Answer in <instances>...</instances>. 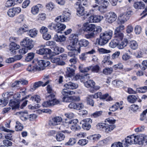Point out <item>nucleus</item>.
Wrapping results in <instances>:
<instances>
[{
    "instance_id": "obj_1",
    "label": "nucleus",
    "mask_w": 147,
    "mask_h": 147,
    "mask_svg": "<svg viewBox=\"0 0 147 147\" xmlns=\"http://www.w3.org/2000/svg\"><path fill=\"white\" fill-rule=\"evenodd\" d=\"M67 49L71 51L68 53V55L70 57L76 55L80 53V47L78 45H76L70 43L66 47Z\"/></svg>"
},
{
    "instance_id": "obj_2",
    "label": "nucleus",
    "mask_w": 147,
    "mask_h": 147,
    "mask_svg": "<svg viewBox=\"0 0 147 147\" xmlns=\"http://www.w3.org/2000/svg\"><path fill=\"white\" fill-rule=\"evenodd\" d=\"M61 93L62 95L61 98L62 99V101L65 102H71V96L68 97L69 95H72L75 93L73 91L68 90L67 89H64L63 90Z\"/></svg>"
},
{
    "instance_id": "obj_3",
    "label": "nucleus",
    "mask_w": 147,
    "mask_h": 147,
    "mask_svg": "<svg viewBox=\"0 0 147 147\" xmlns=\"http://www.w3.org/2000/svg\"><path fill=\"white\" fill-rule=\"evenodd\" d=\"M105 20L109 23L111 24L115 21L117 18V16L114 12H111L105 15Z\"/></svg>"
},
{
    "instance_id": "obj_4",
    "label": "nucleus",
    "mask_w": 147,
    "mask_h": 147,
    "mask_svg": "<svg viewBox=\"0 0 147 147\" xmlns=\"http://www.w3.org/2000/svg\"><path fill=\"white\" fill-rule=\"evenodd\" d=\"M20 44L28 50H30L34 46L33 41L27 37L24 38L20 42Z\"/></svg>"
},
{
    "instance_id": "obj_5",
    "label": "nucleus",
    "mask_w": 147,
    "mask_h": 147,
    "mask_svg": "<svg viewBox=\"0 0 147 147\" xmlns=\"http://www.w3.org/2000/svg\"><path fill=\"white\" fill-rule=\"evenodd\" d=\"M70 13L69 12L65 11L63 12L62 15L56 18L55 19V21L58 22L59 21H61V22L67 21L70 19Z\"/></svg>"
},
{
    "instance_id": "obj_6",
    "label": "nucleus",
    "mask_w": 147,
    "mask_h": 147,
    "mask_svg": "<svg viewBox=\"0 0 147 147\" xmlns=\"http://www.w3.org/2000/svg\"><path fill=\"white\" fill-rule=\"evenodd\" d=\"M92 123V120L90 118H87L82 120L80 124H82V128L85 130H88L91 127L90 124Z\"/></svg>"
},
{
    "instance_id": "obj_7",
    "label": "nucleus",
    "mask_w": 147,
    "mask_h": 147,
    "mask_svg": "<svg viewBox=\"0 0 147 147\" xmlns=\"http://www.w3.org/2000/svg\"><path fill=\"white\" fill-rule=\"evenodd\" d=\"M48 101L44 102L42 104V106L44 107H47L49 106L54 105L60 103V101L55 98L47 99Z\"/></svg>"
},
{
    "instance_id": "obj_8",
    "label": "nucleus",
    "mask_w": 147,
    "mask_h": 147,
    "mask_svg": "<svg viewBox=\"0 0 147 147\" xmlns=\"http://www.w3.org/2000/svg\"><path fill=\"white\" fill-rule=\"evenodd\" d=\"M78 7L77 9V14L79 16H84L83 19L85 20L87 18L90 16L88 13H85L83 7L81 5H78Z\"/></svg>"
},
{
    "instance_id": "obj_9",
    "label": "nucleus",
    "mask_w": 147,
    "mask_h": 147,
    "mask_svg": "<svg viewBox=\"0 0 147 147\" xmlns=\"http://www.w3.org/2000/svg\"><path fill=\"white\" fill-rule=\"evenodd\" d=\"M102 30L101 28L99 26L96 27V29L90 33H88L85 35V37L86 38L90 39L95 38L96 36L100 33Z\"/></svg>"
},
{
    "instance_id": "obj_10",
    "label": "nucleus",
    "mask_w": 147,
    "mask_h": 147,
    "mask_svg": "<svg viewBox=\"0 0 147 147\" xmlns=\"http://www.w3.org/2000/svg\"><path fill=\"white\" fill-rule=\"evenodd\" d=\"M135 137L134 136H132L130 137L129 136H127L124 140H123L124 146H125V147H126L130 144H135Z\"/></svg>"
},
{
    "instance_id": "obj_11",
    "label": "nucleus",
    "mask_w": 147,
    "mask_h": 147,
    "mask_svg": "<svg viewBox=\"0 0 147 147\" xmlns=\"http://www.w3.org/2000/svg\"><path fill=\"white\" fill-rule=\"evenodd\" d=\"M78 122V120L76 119H74L69 121V123L71 125V129L72 130L75 131L80 129L81 127L77 124Z\"/></svg>"
},
{
    "instance_id": "obj_12",
    "label": "nucleus",
    "mask_w": 147,
    "mask_h": 147,
    "mask_svg": "<svg viewBox=\"0 0 147 147\" xmlns=\"http://www.w3.org/2000/svg\"><path fill=\"white\" fill-rule=\"evenodd\" d=\"M21 11L20 7H13L7 11L8 15L11 17H13L15 15L18 14Z\"/></svg>"
},
{
    "instance_id": "obj_13",
    "label": "nucleus",
    "mask_w": 147,
    "mask_h": 147,
    "mask_svg": "<svg viewBox=\"0 0 147 147\" xmlns=\"http://www.w3.org/2000/svg\"><path fill=\"white\" fill-rule=\"evenodd\" d=\"M62 120V118L60 116H56L50 120L49 122L50 125H56L60 124Z\"/></svg>"
},
{
    "instance_id": "obj_14",
    "label": "nucleus",
    "mask_w": 147,
    "mask_h": 147,
    "mask_svg": "<svg viewBox=\"0 0 147 147\" xmlns=\"http://www.w3.org/2000/svg\"><path fill=\"white\" fill-rule=\"evenodd\" d=\"M9 51L11 54L14 55L16 53V50L19 49L20 46L15 43H11L9 45Z\"/></svg>"
},
{
    "instance_id": "obj_15",
    "label": "nucleus",
    "mask_w": 147,
    "mask_h": 147,
    "mask_svg": "<svg viewBox=\"0 0 147 147\" xmlns=\"http://www.w3.org/2000/svg\"><path fill=\"white\" fill-rule=\"evenodd\" d=\"M109 4L108 2H105L104 4L101 5V6H98L97 5H93L92 7L95 8V10H98L101 13H104L106 11V9Z\"/></svg>"
},
{
    "instance_id": "obj_16",
    "label": "nucleus",
    "mask_w": 147,
    "mask_h": 147,
    "mask_svg": "<svg viewBox=\"0 0 147 147\" xmlns=\"http://www.w3.org/2000/svg\"><path fill=\"white\" fill-rule=\"evenodd\" d=\"M103 18L101 16H90L88 18V21L90 22H100Z\"/></svg>"
},
{
    "instance_id": "obj_17",
    "label": "nucleus",
    "mask_w": 147,
    "mask_h": 147,
    "mask_svg": "<svg viewBox=\"0 0 147 147\" xmlns=\"http://www.w3.org/2000/svg\"><path fill=\"white\" fill-rule=\"evenodd\" d=\"M47 90L48 94H49V95L46 96V99L55 98V93L53 90L51 86L50 85H48L47 87Z\"/></svg>"
},
{
    "instance_id": "obj_18",
    "label": "nucleus",
    "mask_w": 147,
    "mask_h": 147,
    "mask_svg": "<svg viewBox=\"0 0 147 147\" xmlns=\"http://www.w3.org/2000/svg\"><path fill=\"white\" fill-rule=\"evenodd\" d=\"M64 86L67 89H74L77 88L78 86L77 84L69 82L66 83L64 85Z\"/></svg>"
},
{
    "instance_id": "obj_19",
    "label": "nucleus",
    "mask_w": 147,
    "mask_h": 147,
    "mask_svg": "<svg viewBox=\"0 0 147 147\" xmlns=\"http://www.w3.org/2000/svg\"><path fill=\"white\" fill-rule=\"evenodd\" d=\"M51 61L52 62L56 63L57 64L59 65H63L65 64L64 62L60 60L59 56L51 58Z\"/></svg>"
},
{
    "instance_id": "obj_20",
    "label": "nucleus",
    "mask_w": 147,
    "mask_h": 147,
    "mask_svg": "<svg viewBox=\"0 0 147 147\" xmlns=\"http://www.w3.org/2000/svg\"><path fill=\"white\" fill-rule=\"evenodd\" d=\"M134 137L135 144L145 145V142L144 141V136H137Z\"/></svg>"
},
{
    "instance_id": "obj_21",
    "label": "nucleus",
    "mask_w": 147,
    "mask_h": 147,
    "mask_svg": "<svg viewBox=\"0 0 147 147\" xmlns=\"http://www.w3.org/2000/svg\"><path fill=\"white\" fill-rule=\"evenodd\" d=\"M123 34L121 32H118L115 30L114 34V39L119 42L123 40Z\"/></svg>"
},
{
    "instance_id": "obj_22",
    "label": "nucleus",
    "mask_w": 147,
    "mask_h": 147,
    "mask_svg": "<svg viewBox=\"0 0 147 147\" xmlns=\"http://www.w3.org/2000/svg\"><path fill=\"white\" fill-rule=\"evenodd\" d=\"M96 28L95 25L93 24H86V25L84 26V30L85 31L87 32H89L92 31L93 32L94 30L96 29Z\"/></svg>"
},
{
    "instance_id": "obj_23",
    "label": "nucleus",
    "mask_w": 147,
    "mask_h": 147,
    "mask_svg": "<svg viewBox=\"0 0 147 147\" xmlns=\"http://www.w3.org/2000/svg\"><path fill=\"white\" fill-rule=\"evenodd\" d=\"M76 66L73 65L72 66L67 68V77L71 78L75 74V70L73 68H75Z\"/></svg>"
},
{
    "instance_id": "obj_24",
    "label": "nucleus",
    "mask_w": 147,
    "mask_h": 147,
    "mask_svg": "<svg viewBox=\"0 0 147 147\" xmlns=\"http://www.w3.org/2000/svg\"><path fill=\"white\" fill-rule=\"evenodd\" d=\"M100 34L102 36V37H104L109 41L112 36L113 31L111 30H109L105 32L104 33L101 34Z\"/></svg>"
},
{
    "instance_id": "obj_25",
    "label": "nucleus",
    "mask_w": 147,
    "mask_h": 147,
    "mask_svg": "<svg viewBox=\"0 0 147 147\" xmlns=\"http://www.w3.org/2000/svg\"><path fill=\"white\" fill-rule=\"evenodd\" d=\"M9 105L10 107H11L12 110L19 109V103L17 101L11 100H10Z\"/></svg>"
},
{
    "instance_id": "obj_26",
    "label": "nucleus",
    "mask_w": 147,
    "mask_h": 147,
    "mask_svg": "<svg viewBox=\"0 0 147 147\" xmlns=\"http://www.w3.org/2000/svg\"><path fill=\"white\" fill-rule=\"evenodd\" d=\"M49 83V81L47 80L45 82L39 81L35 82L33 85V88L34 90L38 88L39 87L42 86H45Z\"/></svg>"
},
{
    "instance_id": "obj_27",
    "label": "nucleus",
    "mask_w": 147,
    "mask_h": 147,
    "mask_svg": "<svg viewBox=\"0 0 147 147\" xmlns=\"http://www.w3.org/2000/svg\"><path fill=\"white\" fill-rule=\"evenodd\" d=\"M51 52V50L49 49L43 48H40L37 51V53L41 55L49 54Z\"/></svg>"
},
{
    "instance_id": "obj_28",
    "label": "nucleus",
    "mask_w": 147,
    "mask_h": 147,
    "mask_svg": "<svg viewBox=\"0 0 147 147\" xmlns=\"http://www.w3.org/2000/svg\"><path fill=\"white\" fill-rule=\"evenodd\" d=\"M100 38L99 39H97L96 40V42L98 44L100 45H103L107 43L108 40L105 38L104 37H102V36L100 35Z\"/></svg>"
},
{
    "instance_id": "obj_29",
    "label": "nucleus",
    "mask_w": 147,
    "mask_h": 147,
    "mask_svg": "<svg viewBox=\"0 0 147 147\" xmlns=\"http://www.w3.org/2000/svg\"><path fill=\"white\" fill-rule=\"evenodd\" d=\"M27 69L29 72H34L40 70V67L36 65H30L28 66Z\"/></svg>"
},
{
    "instance_id": "obj_30",
    "label": "nucleus",
    "mask_w": 147,
    "mask_h": 147,
    "mask_svg": "<svg viewBox=\"0 0 147 147\" xmlns=\"http://www.w3.org/2000/svg\"><path fill=\"white\" fill-rule=\"evenodd\" d=\"M28 27L27 25L24 24L17 31V33L18 35H21L24 32L28 31Z\"/></svg>"
},
{
    "instance_id": "obj_31",
    "label": "nucleus",
    "mask_w": 147,
    "mask_h": 147,
    "mask_svg": "<svg viewBox=\"0 0 147 147\" xmlns=\"http://www.w3.org/2000/svg\"><path fill=\"white\" fill-rule=\"evenodd\" d=\"M123 102L122 101L120 102H116L115 105L112 106L111 107H110V108L114 109L115 110H116L119 109L121 110L123 109Z\"/></svg>"
},
{
    "instance_id": "obj_32",
    "label": "nucleus",
    "mask_w": 147,
    "mask_h": 147,
    "mask_svg": "<svg viewBox=\"0 0 147 147\" xmlns=\"http://www.w3.org/2000/svg\"><path fill=\"white\" fill-rule=\"evenodd\" d=\"M59 21L57 22V27L56 32L58 33H61V31L64 30L66 26L64 24L61 23Z\"/></svg>"
},
{
    "instance_id": "obj_33",
    "label": "nucleus",
    "mask_w": 147,
    "mask_h": 147,
    "mask_svg": "<svg viewBox=\"0 0 147 147\" xmlns=\"http://www.w3.org/2000/svg\"><path fill=\"white\" fill-rule=\"evenodd\" d=\"M42 5L40 4H38L37 5L33 6L31 8V12L34 15L37 14L39 11V8L41 7Z\"/></svg>"
},
{
    "instance_id": "obj_34",
    "label": "nucleus",
    "mask_w": 147,
    "mask_h": 147,
    "mask_svg": "<svg viewBox=\"0 0 147 147\" xmlns=\"http://www.w3.org/2000/svg\"><path fill=\"white\" fill-rule=\"evenodd\" d=\"M54 40L58 42H63L66 39L65 37L63 35H60L59 34H56L53 38Z\"/></svg>"
},
{
    "instance_id": "obj_35",
    "label": "nucleus",
    "mask_w": 147,
    "mask_h": 147,
    "mask_svg": "<svg viewBox=\"0 0 147 147\" xmlns=\"http://www.w3.org/2000/svg\"><path fill=\"white\" fill-rule=\"evenodd\" d=\"M134 8L137 9H143L145 5L144 3L142 2H137L135 3L134 5Z\"/></svg>"
},
{
    "instance_id": "obj_36",
    "label": "nucleus",
    "mask_w": 147,
    "mask_h": 147,
    "mask_svg": "<svg viewBox=\"0 0 147 147\" xmlns=\"http://www.w3.org/2000/svg\"><path fill=\"white\" fill-rule=\"evenodd\" d=\"M37 63L41 67H46L49 65L50 63L49 61L46 60H40L38 61Z\"/></svg>"
},
{
    "instance_id": "obj_37",
    "label": "nucleus",
    "mask_w": 147,
    "mask_h": 147,
    "mask_svg": "<svg viewBox=\"0 0 147 147\" xmlns=\"http://www.w3.org/2000/svg\"><path fill=\"white\" fill-rule=\"evenodd\" d=\"M71 43L76 45H77V43L78 41V36L76 34H72L70 37Z\"/></svg>"
},
{
    "instance_id": "obj_38",
    "label": "nucleus",
    "mask_w": 147,
    "mask_h": 147,
    "mask_svg": "<svg viewBox=\"0 0 147 147\" xmlns=\"http://www.w3.org/2000/svg\"><path fill=\"white\" fill-rule=\"evenodd\" d=\"M118 18L121 23L123 24L129 19V16H126L123 13L121 14Z\"/></svg>"
},
{
    "instance_id": "obj_39",
    "label": "nucleus",
    "mask_w": 147,
    "mask_h": 147,
    "mask_svg": "<svg viewBox=\"0 0 147 147\" xmlns=\"http://www.w3.org/2000/svg\"><path fill=\"white\" fill-rule=\"evenodd\" d=\"M61 132H59L57 134L55 138L57 140L58 142H61L65 138V135Z\"/></svg>"
},
{
    "instance_id": "obj_40",
    "label": "nucleus",
    "mask_w": 147,
    "mask_h": 147,
    "mask_svg": "<svg viewBox=\"0 0 147 147\" xmlns=\"http://www.w3.org/2000/svg\"><path fill=\"white\" fill-rule=\"evenodd\" d=\"M121 42H119V44L118 45V48L119 49H122L126 46L127 45L128 41L126 39H124L122 40Z\"/></svg>"
},
{
    "instance_id": "obj_41",
    "label": "nucleus",
    "mask_w": 147,
    "mask_h": 147,
    "mask_svg": "<svg viewBox=\"0 0 147 147\" xmlns=\"http://www.w3.org/2000/svg\"><path fill=\"white\" fill-rule=\"evenodd\" d=\"M89 44L88 41L85 39H82L80 40L78 42V46L86 47H87Z\"/></svg>"
},
{
    "instance_id": "obj_42",
    "label": "nucleus",
    "mask_w": 147,
    "mask_h": 147,
    "mask_svg": "<svg viewBox=\"0 0 147 147\" xmlns=\"http://www.w3.org/2000/svg\"><path fill=\"white\" fill-rule=\"evenodd\" d=\"M130 47L132 49L136 50L138 47V43L135 40H131L129 43Z\"/></svg>"
},
{
    "instance_id": "obj_43",
    "label": "nucleus",
    "mask_w": 147,
    "mask_h": 147,
    "mask_svg": "<svg viewBox=\"0 0 147 147\" xmlns=\"http://www.w3.org/2000/svg\"><path fill=\"white\" fill-rule=\"evenodd\" d=\"M53 50L54 52L56 54H59L60 53H61L64 51V49L56 45H55L54 47Z\"/></svg>"
},
{
    "instance_id": "obj_44",
    "label": "nucleus",
    "mask_w": 147,
    "mask_h": 147,
    "mask_svg": "<svg viewBox=\"0 0 147 147\" xmlns=\"http://www.w3.org/2000/svg\"><path fill=\"white\" fill-rule=\"evenodd\" d=\"M115 127V126L114 125H111L107 124L105 127L104 130L106 133H108L111 131Z\"/></svg>"
},
{
    "instance_id": "obj_45",
    "label": "nucleus",
    "mask_w": 147,
    "mask_h": 147,
    "mask_svg": "<svg viewBox=\"0 0 147 147\" xmlns=\"http://www.w3.org/2000/svg\"><path fill=\"white\" fill-rule=\"evenodd\" d=\"M138 96H136L134 95H131L129 96L127 98V100L129 102L132 103L135 102L137 99L138 98Z\"/></svg>"
},
{
    "instance_id": "obj_46",
    "label": "nucleus",
    "mask_w": 147,
    "mask_h": 147,
    "mask_svg": "<svg viewBox=\"0 0 147 147\" xmlns=\"http://www.w3.org/2000/svg\"><path fill=\"white\" fill-rule=\"evenodd\" d=\"M95 85V83L92 80H89L84 82L85 86L87 88L90 87L92 88Z\"/></svg>"
},
{
    "instance_id": "obj_47",
    "label": "nucleus",
    "mask_w": 147,
    "mask_h": 147,
    "mask_svg": "<svg viewBox=\"0 0 147 147\" xmlns=\"http://www.w3.org/2000/svg\"><path fill=\"white\" fill-rule=\"evenodd\" d=\"M19 113L20 114V119L22 120L26 121L27 120V118L26 117V115H27L28 112L26 111H22L19 112Z\"/></svg>"
},
{
    "instance_id": "obj_48",
    "label": "nucleus",
    "mask_w": 147,
    "mask_h": 147,
    "mask_svg": "<svg viewBox=\"0 0 147 147\" xmlns=\"http://www.w3.org/2000/svg\"><path fill=\"white\" fill-rule=\"evenodd\" d=\"M113 69L112 67L106 68L103 70V73L106 75L111 74L113 72Z\"/></svg>"
},
{
    "instance_id": "obj_49",
    "label": "nucleus",
    "mask_w": 147,
    "mask_h": 147,
    "mask_svg": "<svg viewBox=\"0 0 147 147\" xmlns=\"http://www.w3.org/2000/svg\"><path fill=\"white\" fill-rule=\"evenodd\" d=\"M16 125L15 126L16 131H22L23 128V125L18 121H16Z\"/></svg>"
},
{
    "instance_id": "obj_50",
    "label": "nucleus",
    "mask_w": 147,
    "mask_h": 147,
    "mask_svg": "<svg viewBox=\"0 0 147 147\" xmlns=\"http://www.w3.org/2000/svg\"><path fill=\"white\" fill-rule=\"evenodd\" d=\"M38 31L35 29L34 28L29 30L28 34L32 37H34L36 36L37 34Z\"/></svg>"
},
{
    "instance_id": "obj_51",
    "label": "nucleus",
    "mask_w": 147,
    "mask_h": 147,
    "mask_svg": "<svg viewBox=\"0 0 147 147\" xmlns=\"http://www.w3.org/2000/svg\"><path fill=\"white\" fill-rule=\"evenodd\" d=\"M119 44V42L114 39L109 43V46L112 48H114Z\"/></svg>"
},
{
    "instance_id": "obj_52",
    "label": "nucleus",
    "mask_w": 147,
    "mask_h": 147,
    "mask_svg": "<svg viewBox=\"0 0 147 147\" xmlns=\"http://www.w3.org/2000/svg\"><path fill=\"white\" fill-rule=\"evenodd\" d=\"M90 66L92 67L91 69L92 72L94 73H98L99 72L100 68L98 65H96L93 66Z\"/></svg>"
},
{
    "instance_id": "obj_53",
    "label": "nucleus",
    "mask_w": 147,
    "mask_h": 147,
    "mask_svg": "<svg viewBox=\"0 0 147 147\" xmlns=\"http://www.w3.org/2000/svg\"><path fill=\"white\" fill-rule=\"evenodd\" d=\"M89 74H86L84 75L82 74L81 78V81L84 83L86 81H87V80L89 79Z\"/></svg>"
},
{
    "instance_id": "obj_54",
    "label": "nucleus",
    "mask_w": 147,
    "mask_h": 147,
    "mask_svg": "<svg viewBox=\"0 0 147 147\" xmlns=\"http://www.w3.org/2000/svg\"><path fill=\"white\" fill-rule=\"evenodd\" d=\"M8 102V98H3L2 99H0V105L2 107L5 106Z\"/></svg>"
},
{
    "instance_id": "obj_55",
    "label": "nucleus",
    "mask_w": 147,
    "mask_h": 147,
    "mask_svg": "<svg viewBox=\"0 0 147 147\" xmlns=\"http://www.w3.org/2000/svg\"><path fill=\"white\" fill-rule=\"evenodd\" d=\"M34 57V54L33 53H29L26 58L25 60L26 61H30L33 59Z\"/></svg>"
},
{
    "instance_id": "obj_56",
    "label": "nucleus",
    "mask_w": 147,
    "mask_h": 147,
    "mask_svg": "<svg viewBox=\"0 0 147 147\" xmlns=\"http://www.w3.org/2000/svg\"><path fill=\"white\" fill-rule=\"evenodd\" d=\"M91 67L90 66L86 67L83 68L82 66H79V69L80 71L82 73H84L88 72L90 70L91 68Z\"/></svg>"
},
{
    "instance_id": "obj_57",
    "label": "nucleus",
    "mask_w": 147,
    "mask_h": 147,
    "mask_svg": "<svg viewBox=\"0 0 147 147\" xmlns=\"http://www.w3.org/2000/svg\"><path fill=\"white\" fill-rule=\"evenodd\" d=\"M76 142V139L74 138H70L69 141L66 143L65 145L69 146H72Z\"/></svg>"
},
{
    "instance_id": "obj_58",
    "label": "nucleus",
    "mask_w": 147,
    "mask_h": 147,
    "mask_svg": "<svg viewBox=\"0 0 147 147\" xmlns=\"http://www.w3.org/2000/svg\"><path fill=\"white\" fill-rule=\"evenodd\" d=\"M88 142V140L86 139H82L80 140L78 144L80 145L84 146L86 145Z\"/></svg>"
},
{
    "instance_id": "obj_59",
    "label": "nucleus",
    "mask_w": 147,
    "mask_h": 147,
    "mask_svg": "<svg viewBox=\"0 0 147 147\" xmlns=\"http://www.w3.org/2000/svg\"><path fill=\"white\" fill-rule=\"evenodd\" d=\"M142 28L141 26L139 25H136L134 28V32L136 34H140L142 31Z\"/></svg>"
},
{
    "instance_id": "obj_60",
    "label": "nucleus",
    "mask_w": 147,
    "mask_h": 147,
    "mask_svg": "<svg viewBox=\"0 0 147 147\" xmlns=\"http://www.w3.org/2000/svg\"><path fill=\"white\" fill-rule=\"evenodd\" d=\"M77 5H82L86 6L87 5V1L86 0H80L76 3Z\"/></svg>"
},
{
    "instance_id": "obj_61",
    "label": "nucleus",
    "mask_w": 147,
    "mask_h": 147,
    "mask_svg": "<svg viewBox=\"0 0 147 147\" xmlns=\"http://www.w3.org/2000/svg\"><path fill=\"white\" fill-rule=\"evenodd\" d=\"M30 99L32 101H36L37 103L39 102L40 100V96L38 95H35L31 96Z\"/></svg>"
},
{
    "instance_id": "obj_62",
    "label": "nucleus",
    "mask_w": 147,
    "mask_h": 147,
    "mask_svg": "<svg viewBox=\"0 0 147 147\" xmlns=\"http://www.w3.org/2000/svg\"><path fill=\"white\" fill-rule=\"evenodd\" d=\"M131 57L127 53H125L122 55V59L123 61H126L131 58Z\"/></svg>"
},
{
    "instance_id": "obj_63",
    "label": "nucleus",
    "mask_w": 147,
    "mask_h": 147,
    "mask_svg": "<svg viewBox=\"0 0 147 147\" xmlns=\"http://www.w3.org/2000/svg\"><path fill=\"white\" fill-rule=\"evenodd\" d=\"M46 7L48 10L51 11L54 8V5L53 3L50 2L47 4Z\"/></svg>"
},
{
    "instance_id": "obj_64",
    "label": "nucleus",
    "mask_w": 147,
    "mask_h": 147,
    "mask_svg": "<svg viewBox=\"0 0 147 147\" xmlns=\"http://www.w3.org/2000/svg\"><path fill=\"white\" fill-rule=\"evenodd\" d=\"M142 66H140L141 69L142 70H145L147 68V60L143 61L142 62Z\"/></svg>"
}]
</instances>
